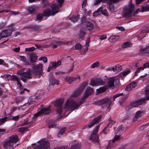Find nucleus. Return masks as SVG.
<instances>
[{"label": "nucleus", "instance_id": "nucleus-8", "mask_svg": "<svg viewBox=\"0 0 149 149\" xmlns=\"http://www.w3.org/2000/svg\"><path fill=\"white\" fill-rule=\"evenodd\" d=\"M40 146H37L34 149H42V148L44 149H49L50 148V143L48 141H45L42 140L40 142Z\"/></svg>", "mask_w": 149, "mask_h": 149}, {"label": "nucleus", "instance_id": "nucleus-53", "mask_svg": "<svg viewBox=\"0 0 149 149\" xmlns=\"http://www.w3.org/2000/svg\"><path fill=\"white\" fill-rule=\"evenodd\" d=\"M130 72V70H127L123 72L122 73V74L123 76H125L129 74Z\"/></svg>", "mask_w": 149, "mask_h": 149}, {"label": "nucleus", "instance_id": "nucleus-22", "mask_svg": "<svg viewBox=\"0 0 149 149\" xmlns=\"http://www.w3.org/2000/svg\"><path fill=\"white\" fill-rule=\"evenodd\" d=\"M114 81L115 80L113 78L111 77L108 79L107 83L109 88L114 87Z\"/></svg>", "mask_w": 149, "mask_h": 149}, {"label": "nucleus", "instance_id": "nucleus-42", "mask_svg": "<svg viewBox=\"0 0 149 149\" xmlns=\"http://www.w3.org/2000/svg\"><path fill=\"white\" fill-rule=\"evenodd\" d=\"M43 16H44L42 14L38 15L36 17V20L41 21L42 19Z\"/></svg>", "mask_w": 149, "mask_h": 149}, {"label": "nucleus", "instance_id": "nucleus-34", "mask_svg": "<svg viewBox=\"0 0 149 149\" xmlns=\"http://www.w3.org/2000/svg\"><path fill=\"white\" fill-rule=\"evenodd\" d=\"M132 45V44L130 42H125L122 45V46L123 48H126L130 47Z\"/></svg>", "mask_w": 149, "mask_h": 149}, {"label": "nucleus", "instance_id": "nucleus-44", "mask_svg": "<svg viewBox=\"0 0 149 149\" xmlns=\"http://www.w3.org/2000/svg\"><path fill=\"white\" fill-rule=\"evenodd\" d=\"M100 65V63L99 62H96L93 63L91 66L92 68H94L98 67Z\"/></svg>", "mask_w": 149, "mask_h": 149}, {"label": "nucleus", "instance_id": "nucleus-55", "mask_svg": "<svg viewBox=\"0 0 149 149\" xmlns=\"http://www.w3.org/2000/svg\"><path fill=\"white\" fill-rule=\"evenodd\" d=\"M115 123V122L112 120H110L109 121V123L107 126H109V127L112 126V125L114 124Z\"/></svg>", "mask_w": 149, "mask_h": 149}, {"label": "nucleus", "instance_id": "nucleus-25", "mask_svg": "<svg viewBox=\"0 0 149 149\" xmlns=\"http://www.w3.org/2000/svg\"><path fill=\"white\" fill-rule=\"evenodd\" d=\"M36 100H37V97L35 96L30 97L28 101V104H34Z\"/></svg>", "mask_w": 149, "mask_h": 149}, {"label": "nucleus", "instance_id": "nucleus-32", "mask_svg": "<svg viewBox=\"0 0 149 149\" xmlns=\"http://www.w3.org/2000/svg\"><path fill=\"white\" fill-rule=\"evenodd\" d=\"M121 66L120 65H118L116 67L113 68V70L115 72H120L121 70Z\"/></svg>", "mask_w": 149, "mask_h": 149}, {"label": "nucleus", "instance_id": "nucleus-27", "mask_svg": "<svg viewBox=\"0 0 149 149\" xmlns=\"http://www.w3.org/2000/svg\"><path fill=\"white\" fill-rule=\"evenodd\" d=\"M37 56L35 54L33 53L31 54L29 56V58L31 60V62L32 63L36 61Z\"/></svg>", "mask_w": 149, "mask_h": 149}, {"label": "nucleus", "instance_id": "nucleus-17", "mask_svg": "<svg viewBox=\"0 0 149 149\" xmlns=\"http://www.w3.org/2000/svg\"><path fill=\"white\" fill-rule=\"evenodd\" d=\"M120 139V136L118 135H115L113 139L111 140H109V144L106 147V149H110V148L111 147V142H112L113 143H114L116 142L119 141Z\"/></svg>", "mask_w": 149, "mask_h": 149}, {"label": "nucleus", "instance_id": "nucleus-54", "mask_svg": "<svg viewBox=\"0 0 149 149\" xmlns=\"http://www.w3.org/2000/svg\"><path fill=\"white\" fill-rule=\"evenodd\" d=\"M23 99L22 98H18L15 99V101L17 104H19L22 102L23 101Z\"/></svg>", "mask_w": 149, "mask_h": 149}, {"label": "nucleus", "instance_id": "nucleus-28", "mask_svg": "<svg viewBox=\"0 0 149 149\" xmlns=\"http://www.w3.org/2000/svg\"><path fill=\"white\" fill-rule=\"evenodd\" d=\"M3 12H5L6 13H9V14L10 15H16L18 14L19 13L18 12L16 11H10L9 10L1 11L0 10V13H2Z\"/></svg>", "mask_w": 149, "mask_h": 149}, {"label": "nucleus", "instance_id": "nucleus-4", "mask_svg": "<svg viewBox=\"0 0 149 149\" xmlns=\"http://www.w3.org/2000/svg\"><path fill=\"white\" fill-rule=\"evenodd\" d=\"M50 7L52 10L49 8H48L43 11V13L44 16L49 17L51 15H54L59 11L57 5L52 4Z\"/></svg>", "mask_w": 149, "mask_h": 149}, {"label": "nucleus", "instance_id": "nucleus-1", "mask_svg": "<svg viewBox=\"0 0 149 149\" xmlns=\"http://www.w3.org/2000/svg\"><path fill=\"white\" fill-rule=\"evenodd\" d=\"M93 92L92 88L90 87H88L81 99H77L74 102L71 99L69 100L67 102L65 107L74 108L75 109H77L84 102L85 99Z\"/></svg>", "mask_w": 149, "mask_h": 149}, {"label": "nucleus", "instance_id": "nucleus-43", "mask_svg": "<svg viewBox=\"0 0 149 149\" xmlns=\"http://www.w3.org/2000/svg\"><path fill=\"white\" fill-rule=\"evenodd\" d=\"M103 9V8L102 7H100L97 10L95 11L93 13L94 16H97V15L99 14V13L101 12Z\"/></svg>", "mask_w": 149, "mask_h": 149}, {"label": "nucleus", "instance_id": "nucleus-18", "mask_svg": "<svg viewBox=\"0 0 149 149\" xmlns=\"http://www.w3.org/2000/svg\"><path fill=\"white\" fill-rule=\"evenodd\" d=\"M12 31L10 29L3 31L1 34V36L2 38H5L11 35Z\"/></svg>", "mask_w": 149, "mask_h": 149}, {"label": "nucleus", "instance_id": "nucleus-35", "mask_svg": "<svg viewBox=\"0 0 149 149\" xmlns=\"http://www.w3.org/2000/svg\"><path fill=\"white\" fill-rule=\"evenodd\" d=\"M36 8L34 6L29 7L27 9L28 11L31 13H33L36 11Z\"/></svg>", "mask_w": 149, "mask_h": 149}, {"label": "nucleus", "instance_id": "nucleus-51", "mask_svg": "<svg viewBox=\"0 0 149 149\" xmlns=\"http://www.w3.org/2000/svg\"><path fill=\"white\" fill-rule=\"evenodd\" d=\"M20 116L19 115H18L17 116H13L10 119L14 121H17L19 119Z\"/></svg>", "mask_w": 149, "mask_h": 149}, {"label": "nucleus", "instance_id": "nucleus-63", "mask_svg": "<svg viewBox=\"0 0 149 149\" xmlns=\"http://www.w3.org/2000/svg\"><path fill=\"white\" fill-rule=\"evenodd\" d=\"M143 69L144 68H149V63L147 62L144 64L143 67Z\"/></svg>", "mask_w": 149, "mask_h": 149}, {"label": "nucleus", "instance_id": "nucleus-62", "mask_svg": "<svg viewBox=\"0 0 149 149\" xmlns=\"http://www.w3.org/2000/svg\"><path fill=\"white\" fill-rule=\"evenodd\" d=\"M101 13L102 14L104 15H107L108 14L107 11L106 9H104L103 10L102 9L101 11Z\"/></svg>", "mask_w": 149, "mask_h": 149}, {"label": "nucleus", "instance_id": "nucleus-6", "mask_svg": "<svg viewBox=\"0 0 149 149\" xmlns=\"http://www.w3.org/2000/svg\"><path fill=\"white\" fill-rule=\"evenodd\" d=\"M64 102V100L63 98H60L56 100L53 104L56 107V111L57 113L59 114H61L62 112V105Z\"/></svg>", "mask_w": 149, "mask_h": 149}, {"label": "nucleus", "instance_id": "nucleus-21", "mask_svg": "<svg viewBox=\"0 0 149 149\" xmlns=\"http://www.w3.org/2000/svg\"><path fill=\"white\" fill-rule=\"evenodd\" d=\"M12 143H16L19 140L18 136L16 135H13L10 136L9 139Z\"/></svg>", "mask_w": 149, "mask_h": 149}, {"label": "nucleus", "instance_id": "nucleus-29", "mask_svg": "<svg viewBox=\"0 0 149 149\" xmlns=\"http://www.w3.org/2000/svg\"><path fill=\"white\" fill-rule=\"evenodd\" d=\"M19 57L20 60L23 62L24 64V65H28L30 64L28 62L26 57L24 56H19Z\"/></svg>", "mask_w": 149, "mask_h": 149}, {"label": "nucleus", "instance_id": "nucleus-57", "mask_svg": "<svg viewBox=\"0 0 149 149\" xmlns=\"http://www.w3.org/2000/svg\"><path fill=\"white\" fill-rule=\"evenodd\" d=\"M65 129L66 128L65 127L62 128L59 130L58 135H59L62 134L65 132Z\"/></svg>", "mask_w": 149, "mask_h": 149}, {"label": "nucleus", "instance_id": "nucleus-3", "mask_svg": "<svg viewBox=\"0 0 149 149\" xmlns=\"http://www.w3.org/2000/svg\"><path fill=\"white\" fill-rule=\"evenodd\" d=\"M121 95V93H118L111 96L110 98H104L102 100L95 101L93 104H95L101 106L103 108L106 107L109 109L110 106L112 105L113 103L112 101L115 100L117 97Z\"/></svg>", "mask_w": 149, "mask_h": 149}, {"label": "nucleus", "instance_id": "nucleus-5", "mask_svg": "<svg viewBox=\"0 0 149 149\" xmlns=\"http://www.w3.org/2000/svg\"><path fill=\"white\" fill-rule=\"evenodd\" d=\"M17 74L21 76L20 78L24 82H26L28 79H30L32 77L30 68H29L26 72H23L22 71H18Z\"/></svg>", "mask_w": 149, "mask_h": 149}, {"label": "nucleus", "instance_id": "nucleus-56", "mask_svg": "<svg viewBox=\"0 0 149 149\" xmlns=\"http://www.w3.org/2000/svg\"><path fill=\"white\" fill-rule=\"evenodd\" d=\"M90 38H88L86 40V44L85 45V46H86V47H88L89 46V44L90 42ZM87 49V48H86Z\"/></svg>", "mask_w": 149, "mask_h": 149}, {"label": "nucleus", "instance_id": "nucleus-24", "mask_svg": "<svg viewBox=\"0 0 149 149\" xmlns=\"http://www.w3.org/2000/svg\"><path fill=\"white\" fill-rule=\"evenodd\" d=\"M108 86L107 85L104 86L100 87L99 88L96 90V92L97 93H100L105 92L107 89Z\"/></svg>", "mask_w": 149, "mask_h": 149}, {"label": "nucleus", "instance_id": "nucleus-58", "mask_svg": "<svg viewBox=\"0 0 149 149\" xmlns=\"http://www.w3.org/2000/svg\"><path fill=\"white\" fill-rule=\"evenodd\" d=\"M87 4V1L86 0H83L82 3V8H84Z\"/></svg>", "mask_w": 149, "mask_h": 149}, {"label": "nucleus", "instance_id": "nucleus-15", "mask_svg": "<svg viewBox=\"0 0 149 149\" xmlns=\"http://www.w3.org/2000/svg\"><path fill=\"white\" fill-rule=\"evenodd\" d=\"M149 32V29L146 27H144L141 29L140 34L139 37L142 39L145 37L147 33Z\"/></svg>", "mask_w": 149, "mask_h": 149}, {"label": "nucleus", "instance_id": "nucleus-59", "mask_svg": "<svg viewBox=\"0 0 149 149\" xmlns=\"http://www.w3.org/2000/svg\"><path fill=\"white\" fill-rule=\"evenodd\" d=\"M88 84V82L86 81L84 82L80 86V88H81L83 89V91L84 90V88Z\"/></svg>", "mask_w": 149, "mask_h": 149}, {"label": "nucleus", "instance_id": "nucleus-40", "mask_svg": "<svg viewBox=\"0 0 149 149\" xmlns=\"http://www.w3.org/2000/svg\"><path fill=\"white\" fill-rule=\"evenodd\" d=\"M143 115V112L141 111H139L136 112L135 117L136 118H140Z\"/></svg>", "mask_w": 149, "mask_h": 149}, {"label": "nucleus", "instance_id": "nucleus-16", "mask_svg": "<svg viewBox=\"0 0 149 149\" xmlns=\"http://www.w3.org/2000/svg\"><path fill=\"white\" fill-rule=\"evenodd\" d=\"M144 102V99H140L136 101L132 102L130 103V106L131 107H137L139 105L142 104Z\"/></svg>", "mask_w": 149, "mask_h": 149}, {"label": "nucleus", "instance_id": "nucleus-23", "mask_svg": "<svg viewBox=\"0 0 149 149\" xmlns=\"http://www.w3.org/2000/svg\"><path fill=\"white\" fill-rule=\"evenodd\" d=\"M136 85V84L134 82H132L130 83L125 88V90L126 91H129L133 88L135 87Z\"/></svg>", "mask_w": 149, "mask_h": 149}, {"label": "nucleus", "instance_id": "nucleus-41", "mask_svg": "<svg viewBox=\"0 0 149 149\" xmlns=\"http://www.w3.org/2000/svg\"><path fill=\"white\" fill-rule=\"evenodd\" d=\"M61 61H58L56 62H54L52 63V67L54 68H56L59 66L61 64Z\"/></svg>", "mask_w": 149, "mask_h": 149}, {"label": "nucleus", "instance_id": "nucleus-36", "mask_svg": "<svg viewBox=\"0 0 149 149\" xmlns=\"http://www.w3.org/2000/svg\"><path fill=\"white\" fill-rule=\"evenodd\" d=\"M116 37L119 38V36L118 35L116 36H111L109 38L108 40L111 42H115V39H116Z\"/></svg>", "mask_w": 149, "mask_h": 149}, {"label": "nucleus", "instance_id": "nucleus-47", "mask_svg": "<svg viewBox=\"0 0 149 149\" xmlns=\"http://www.w3.org/2000/svg\"><path fill=\"white\" fill-rule=\"evenodd\" d=\"M79 18L78 16H73L71 18L70 20L73 22H77Z\"/></svg>", "mask_w": 149, "mask_h": 149}, {"label": "nucleus", "instance_id": "nucleus-60", "mask_svg": "<svg viewBox=\"0 0 149 149\" xmlns=\"http://www.w3.org/2000/svg\"><path fill=\"white\" fill-rule=\"evenodd\" d=\"M104 0H95L94 3V5H97L102 2V1L103 2V1Z\"/></svg>", "mask_w": 149, "mask_h": 149}, {"label": "nucleus", "instance_id": "nucleus-31", "mask_svg": "<svg viewBox=\"0 0 149 149\" xmlns=\"http://www.w3.org/2000/svg\"><path fill=\"white\" fill-rule=\"evenodd\" d=\"M97 78L95 79H92L90 81L89 84V85L93 86H97Z\"/></svg>", "mask_w": 149, "mask_h": 149}, {"label": "nucleus", "instance_id": "nucleus-20", "mask_svg": "<svg viewBox=\"0 0 149 149\" xmlns=\"http://www.w3.org/2000/svg\"><path fill=\"white\" fill-rule=\"evenodd\" d=\"M13 146V144L12 142L10 141L9 140L8 141L5 142L3 144L4 147L6 149L9 148V149L12 148Z\"/></svg>", "mask_w": 149, "mask_h": 149}, {"label": "nucleus", "instance_id": "nucleus-61", "mask_svg": "<svg viewBox=\"0 0 149 149\" xmlns=\"http://www.w3.org/2000/svg\"><path fill=\"white\" fill-rule=\"evenodd\" d=\"M22 107V106H20L17 107H13L12 108V110L13 112L16 111L17 109L20 110L21 107Z\"/></svg>", "mask_w": 149, "mask_h": 149}, {"label": "nucleus", "instance_id": "nucleus-19", "mask_svg": "<svg viewBox=\"0 0 149 149\" xmlns=\"http://www.w3.org/2000/svg\"><path fill=\"white\" fill-rule=\"evenodd\" d=\"M49 87L54 85L55 84L58 85L59 84L58 81L57 80L55 79L51 75L49 76Z\"/></svg>", "mask_w": 149, "mask_h": 149}, {"label": "nucleus", "instance_id": "nucleus-39", "mask_svg": "<svg viewBox=\"0 0 149 149\" xmlns=\"http://www.w3.org/2000/svg\"><path fill=\"white\" fill-rule=\"evenodd\" d=\"M5 21L4 22H3L0 24V29H3L6 24V22L7 20L8 19L7 17H5L4 18Z\"/></svg>", "mask_w": 149, "mask_h": 149}, {"label": "nucleus", "instance_id": "nucleus-49", "mask_svg": "<svg viewBox=\"0 0 149 149\" xmlns=\"http://www.w3.org/2000/svg\"><path fill=\"white\" fill-rule=\"evenodd\" d=\"M27 128L25 127H22L18 128V131L21 132H24L26 131L27 130Z\"/></svg>", "mask_w": 149, "mask_h": 149}, {"label": "nucleus", "instance_id": "nucleus-50", "mask_svg": "<svg viewBox=\"0 0 149 149\" xmlns=\"http://www.w3.org/2000/svg\"><path fill=\"white\" fill-rule=\"evenodd\" d=\"M35 49V48L32 47L29 48H26L25 51L26 52H33Z\"/></svg>", "mask_w": 149, "mask_h": 149}, {"label": "nucleus", "instance_id": "nucleus-2", "mask_svg": "<svg viewBox=\"0 0 149 149\" xmlns=\"http://www.w3.org/2000/svg\"><path fill=\"white\" fill-rule=\"evenodd\" d=\"M134 5L132 4H130L128 7H125L123 9V16L126 17H134L137 14L138 12H144L149 11V6H145L141 7V9H138L135 12H133Z\"/></svg>", "mask_w": 149, "mask_h": 149}, {"label": "nucleus", "instance_id": "nucleus-10", "mask_svg": "<svg viewBox=\"0 0 149 149\" xmlns=\"http://www.w3.org/2000/svg\"><path fill=\"white\" fill-rule=\"evenodd\" d=\"M42 65L40 64L37 65L33 67V74L36 75H40L42 73Z\"/></svg>", "mask_w": 149, "mask_h": 149}, {"label": "nucleus", "instance_id": "nucleus-37", "mask_svg": "<svg viewBox=\"0 0 149 149\" xmlns=\"http://www.w3.org/2000/svg\"><path fill=\"white\" fill-rule=\"evenodd\" d=\"M81 147V145L80 143H77L72 145L70 149H79Z\"/></svg>", "mask_w": 149, "mask_h": 149}, {"label": "nucleus", "instance_id": "nucleus-48", "mask_svg": "<svg viewBox=\"0 0 149 149\" xmlns=\"http://www.w3.org/2000/svg\"><path fill=\"white\" fill-rule=\"evenodd\" d=\"M8 117H6L4 118L0 119V126L2 125L3 123L6 120H9Z\"/></svg>", "mask_w": 149, "mask_h": 149}, {"label": "nucleus", "instance_id": "nucleus-12", "mask_svg": "<svg viewBox=\"0 0 149 149\" xmlns=\"http://www.w3.org/2000/svg\"><path fill=\"white\" fill-rule=\"evenodd\" d=\"M120 0H104L103 3H107L109 4V9L113 11L114 10V6L112 4L113 3H115L119 1Z\"/></svg>", "mask_w": 149, "mask_h": 149}, {"label": "nucleus", "instance_id": "nucleus-26", "mask_svg": "<svg viewBox=\"0 0 149 149\" xmlns=\"http://www.w3.org/2000/svg\"><path fill=\"white\" fill-rule=\"evenodd\" d=\"M97 86L103 85L106 84L104 80L100 77L97 78Z\"/></svg>", "mask_w": 149, "mask_h": 149}, {"label": "nucleus", "instance_id": "nucleus-52", "mask_svg": "<svg viewBox=\"0 0 149 149\" xmlns=\"http://www.w3.org/2000/svg\"><path fill=\"white\" fill-rule=\"evenodd\" d=\"M75 48L76 49L80 50L82 48L81 45L79 43H77L75 45Z\"/></svg>", "mask_w": 149, "mask_h": 149}, {"label": "nucleus", "instance_id": "nucleus-13", "mask_svg": "<svg viewBox=\"0 0 149 149\" xmlns=\"http://www.w3.org/2000/svg\"><path fill=\"white\" fill-rule=\"evenodd\" d=\"M102 116L101 115H100L98 117L94 119L90 123L85 125L84 128H90L93 126L95 124L99 122V120Z\"/></svg>", "mask_w": 149, "mask_h": 149}, {"label": "nucleus", "instance_id": "nucleus-64", "mask_svg": "<svg viewBox=\"0 0 149 149\" xmlns=\"http://www.w3.org/2000/svg\"><path fill=\"white\" fill-rule=\"evenodd\" d=\"M66 146L65 147L64 146H62L61 147H57L54 148V149H67Z\"/></svg>", "mask_w": 149, "mask_h": 149}, {"label": "nucleus", "instance_id": "nucleus-46", "mask_svg": "<svg viewBox=\"0 0 149 149\" xmlns=\"http://www.w3.org/2000/svg\"><path fill=\"white\" fill-rule=\"evenodd\" d=\"M58 2L59 3V4H55L54 5H56L57 6V7L58 8V11L59 10V8L61 7L63 3V2L64 0H57Z\"/></svg>", "mask_w": 149, "mask_h": 149}, {"label": "nucleus", "instance_id": "nucleus-45", "mask_svg": "<svg viewBox=\"0 0 149 149\" xmlns=\"http://www.w3.org/2000/svg\"><path fill=\"white\" fill-rule=\"evenodd\" d=\"M145 93L146 95V96L149 99V86H147L146 87V89L145 91Z\"/></svg>", "mask_w": 149, "mask_h": 149}, {"label": "nucleus", "instance_id": "nucleus-38", "mask_svg": "<svg viewBox=\"0 0 149 149\" xmlns=\"http://www.w3.org/2000/svg\"><path fill=\"white\" fill-rule=\"evenodd\" d=\"M65 79L70 84L72 81H74L76 78L74 77H65Z\"/></svg>", "mask_w": 149, "mask_h": 149}, {"label": "nucleus", "instance_id": "nucleus-30", "mask_svg": "<svg viewBox=\"0 0 149 149\" xmlns=\"http://www.w3.org/2000/svg\"><path fill=\"white\" fill-rule=\"evenodd\" d=\"M85 29L84 28H82L80 30L79 36L81 40L84 38V36L85 35Z\"/></svg>", "mask_w": 149, "mask_h": 149}, {"label": "nucleus", "instance_id": "nucleus-14", "mask_svg": "<svg viewBox=\"0 0 149 149\" xmlns=\"http://www.w3.org/2000/svg\"><path fill=\"white\" fill-rule=\"evenodd\" d=\"M11 79L15 81L16 82L17 85L19 89L22 90L23 88V86L20 81V79L19 77L16 75H12L11 76Z\"/></svg>", "mask_w": 149, "mask_h": 149}, {"label": "nucleus", "instance_id": "nucleus-9", "mask_svg": "<svg viewBox=\"0 0 149 149\" xmlns=\"http://www.w3.org/2000/svg\"><path fill=\"white\" fill-rule=\"evenodd\" d=\"M51 112L50 107L49 106L47 107H45L42 109L40 111L35 113L34 115V117H36L38 116H40L42 114H47Z\"/></svg>", "mask_w": 149, "mask_h": 149}, {"label": "nucleus", "instance_id": "nucleus-11", "mask_svg": "<svg viewBox=\"0 0 149 149\" xmlns=\"http://www.w3.org/2000/svg\"><path fill=\"white\" fill-rule=\"evenodd\" d=\"M83 91V89L82 88H77L71 95V97L70 98L68 99V100H67V101H66V102H67V101L68 100H70V99H71L72 100V101H73V102L74 101L72 99V97H76L77 96H78L81 93H82V92ZM78 99H77V100ZM76 100H77V99H76ZM75 101V100H74V101ZM66 103H67V102H66V103L65 105V108L66 109H69L70 108H71L65 107V106L66 104ZM72 108L74 109V108ZM74 109H75L74 108Z\"/></svg>", "mask_w": 149, "mask_h": 149}, {"label": "nucleus", "instance_id": "nucleus-33", "mask_svg": "<svg viewBox=\"0 0 149 149\" xmlns=\"http://www.w3.org/2000/svg\"><path fill=\"white\" fill-rule=\"evenodd\" d=\"M86 26L89 30L92 29L94 27L93 24L91 22L87 21L86 22Z\"/></svg>", "mask_w": 149, "mask_h": 149}, {"label": "nucleus", "instance_id": "nucleus-7", "mask_svg": "<svg viewBox=\"0 0 149 149\" xmlns=\"http://www.w3.org/2000/svg\"><path fill=\"white\" fill-rule=\"evenodd\" d=\"M99 125H97L96 126L95 129L93 133L91 134L90 139L92 140L93 142H98L99 141V139L98 135H97V132L99 129Z\"/></svg>", "mask_w": 149, "mask_h": 149}]
</instances>
